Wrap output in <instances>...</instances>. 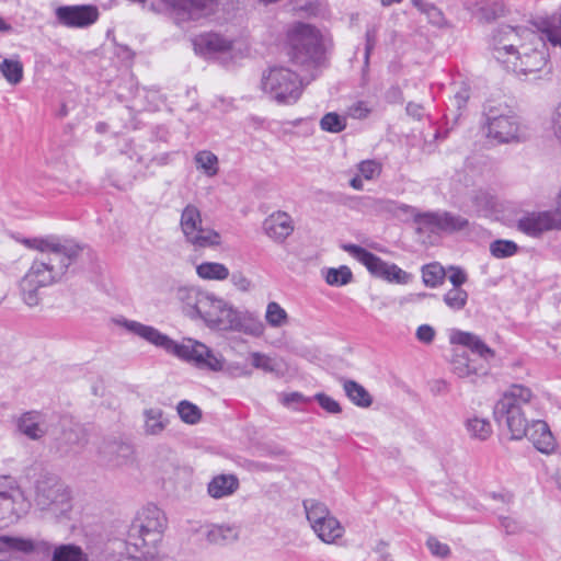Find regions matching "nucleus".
Wrapping results in <instances>:
<instances>
[{
    "label": "nucleus",
    "instance_id": "obj_1",
    "mask_svg": "<svg viewBox=\"0 0 561 561\" xmlns=\"http://www.w3.org/2000/svg\"><path fill=\"white\" fill-rule=\"evenodd\" d=\"M22 243L38 252L20 280L23 301L34 307L39 304V290L61 282L69 267L77 261L82 248L71 240L57 236L23 239Z\"/></svg>",
    "mask_w": 561,
    "mask_h": 561
},
{
    "label": "nucleus",
    "instance_id": "obj_2",
    "mask_svg": "<svg viewBox=\"0 0 561 561\" xmlns=\"http://www.w3.org/2000/svg\"><path fill=\"white\" fill-rule=\"evenodd\" d=\"M533 408L531 390L522 385H513L495 403L494 420L500 426L508 430L512 439H522L527 435V428L531 424L528 413Z\"/></svg>",
    "mask_w": 561,
    "mask_h": 561
},
{
    "label": "nucleus",
    "instance_id": "obj_3",
    "mask_svg": "<svg viewBox=\"0 0 561 561\" xmlns=\"http://www.w3.org/2000/svg\"><path fill=\"white\" fill-rule=\"evenodd\" d=\"M288 55L291 61L305 70L322 66L324 49L321 34L314 26L297 22L287 31Z\"/></svg>",
    "mask_w": 561,
    "mask_h": 561
},
{
    "label": "nucleus",
    "instance_id": "obj_4",
    "mask_svg": "<svg viewBox=\"0 0 561 561\" xmlns=\"http://www.w3.org/2000/svg\"><path fill=\"white\" fill-rule=\"evenodd\" d=\"M164 524V515L157 506L142 508L130 528L127 545L134 547L135 552H139L141 558H152Z\"/></svg>",
    "mask_w": 561,
    "mask_h": 561
},
{
    "label": "nucleus",
    "instance_id": "obj_5",
    "mask_svg": "<svg viewBox=\"0 0 561 561\" xmlns=\"http://www.w3.org/2000/svg\"><path fill=\"white\" fill-rule=\"evenodd\" d=\"M486 136L500 144L529 139L533 128L508 106L489 107L485 112Z\"/></svg>",
    "mask_w": 561,
    "mask_h": 561
},
{
    "label": "nucleus",
    "instance_id": "obj_6",
    "mask_svg": "<svg viewBox=\"0 0 561 561\" xmlns=\"http://www.w3.org/2000/svg\"><path fill=\"white\" fill-rule=\"evenodd\" d=\"M174 295L186 317L202 320L206 327L213 328L224 298L192 285L179 286Z\"/></svg>",
    "mask_w": 561,
    "mask_h": 561
},
{
    "label": "nucleus",
    "instance_id": "obj_7",
    "mask_svg": "<svg viewBox=\"0 0 561 561\" xmlns=\"http://www.w3.org/2000/svg\"><path fill=\"white\" fill-rule=\"evenodd\" d=\"M262 90L278 104H294L302 94V81L289 68L274 66L261 78Z\"/></svg>",
    "mask_w": 561,
    "mask_h": 561
},
{
    "label": "nucleus",
    "instance_id": "obj_8",
    "mask_svg": "<svg viewBox=\"0 0 561 561\" xmlns=\"http://www.w3.org/2000/svg\"><path fill=\"white\" fill-rule=\"evenodd\" d=\"M211 330L239 332L259 339L264 335L266 327L256 312L238 309L224 299Z\"/></svg>",
    "mask_w": 561,
    "mask_h": 561
},
{
    "label": "nucleus",
    "instance_id": "obj_9",
    "mask_svg": "<svg viewBox=\"0 0 561 561\" xmlns=\"http://www.w3.org/2000/svg\"><path fill=\"white\" fill-rule=\"evenodd\" d=\"M35 501L42 511L47 512L56 519L67 517L72 508L70 491L56 479L38 482Z\"/></svg>",
    "mask_w": 561,
    "mask_h": 561
},
{
    "label": "nucleus",
    "instance_id": "obj_10",
    "mask_svg": "<svg viewBox=\"0 0 561 561\" xmlns=\"http://www.w3.org/2000/svg\"><path fill=\"white\" fill-rule=\"evenodd\" d=\"M306 516L312 530L325 543H334L344 535V527L324 503L309 499L304 501Z\"/></svg>",
    "mask_w": 561,
    "mask_h": 561
},
{
    "label": "nucleus",
    "instance_id": "obj_11",
    "mask_svg": "<svg viewBox=\"0 0 561 561\" xmlns=\"http://www.w3.org/2000/svg\"><path fill=\"white\" fill-rule=\"evenodd\" d=\"M344 250L365 265L369 273L376 277L401 285L409 284L412 279L411 274L403 271L394 263H388L359 245L347 244L344 245Z\"/></svg>",
    "mask_w": 561,
    "mask_h": 561
},
{
    "label": "nucleus",
    "instance_id": "obj_12",
    "mask_svg": "<svg viewBox=\"0 0 561 561\" xmlns=\"http://www.w3.org/2000/svg\"><path fill=\"white\" fill-rule=\"evenodd\" d=\"M180 227L185 240L195 248H213L221 242L220 234L203 227L202 215L197 206L188 204L181 214Z\"/></svg>",
    "mask_w": 561,
    "mask_h": 561
},
{
    "label": "nucleus",
    "instance_id": "obj_13",
    "mask_svg": "<svg viewBox=\"0 0 561 561\" xmlns=\"http://www.w3.org/2000/svg\"><path fill=\"white\" fill-rule=\"evenodd\" d=\"M30 506L16 480L0 476V523L20 518L28 512Z\"/></svg>",
    "mask_w": 561,
    "mask_h": 561
},
{
    "label": "nucleus",
    "instance_id": "obj_14",
    "mask_svg": "<svg viewBox=\"0 0 561 561\" xmlns=\"http://www.w3.org/2000/svg\"><path fill=\"white\" fill-rule=\"evenodd\" d=\"M516 228L528 237L539 238L561 228V211L559 208L523 211L516 220Z\"/></svg>",
    "mask_w": 561,
    "mask_h": 561
},
{
    "label": "nucleus",
    "instance_id": "obj_15",
    "mask_svg": "<svg viewBox=\"0 0 561 561\" xmlns=\"http://www.w3.org/2000/svg\"><path fill=\"white\" fill-rule=\"evenodd\" d=\"M401 209L410 211L415 222L432 232H456L467 228L469 225V221L465 217L449 211L419 213L407 205H403Z\"/></svg>",
    "mask_w": 561,
    "mask_h": 561
},
{
    "label": "nucleus",
    "instance_id": "obj_16",
    "mask_svg": "<svg viewBox=\"0 0 561 561\" xmlns=\"http://www.w3.org/2000/svg\"><path fill=\"white\" fill-rule=\"evenodd\" d=\"M178 24L209 19L218 8L217 0H164Z\"/></svg>",
    "mask_w": 561,
    "mask_h": 561
},
{
    "label": "nucleus",
    "instance_id": "obj_17",
    "mask_svg": "<svg viewBox=\"0 0 561 561\" xmlns=\"http://www.w3.org/2000/svg\"><path fill=\"white\" fill-rule=\"evenodd\" d=\"M171 354L211 370H221L224 367L221 356L216 355L205 344L193 339H184L181 343L175 341V347L171 351Z\"/></svg>",
    "mask_w": 561,
    "mask_h": 561
},
{
    "label": "nucleus",
    "instance_id": "obj_18",
    "mask_svg": "<svg viewBox=\"0 0 561 561\" xmlns=\"http://www.w3.org/2000/svg\"><path fill=\"white\" fill-rule=\"evenodd\" d=\"M58 24L68 28H84L94 24L100 16L98 7L92 4L60 5L55 10Z\"/></svg>",
    "mask_w": 561,
    "mask_h": 561
},
{
    "label": "nucleus",
    "instance_id": "obj_19",
    "mask_svg": "<svg viewBox=\"0 0 561 561\" xmlns=\"http://www.w3.org/2000/svg\"><path fill=\"white\" fill-rule=\"evenodd\" d=\"M116 323L148 343L164 350L169 354H171V351L175 347L174 340L151 325L125 318L116 320Z\"/></svg>",
    "mask_w": 561,
    "mask_h": 561
},
{
    "label": "nucleus",
    "instance_id": "obj_20",
    "mask_svg": "<svg viewBox=\"0 0 561 561\" xmlns=\"http://www.w3.org/2000/svg\"><path fill=\"white\" fill-rule=\"evenodd\" d=\"M99 454L103 462L111 467H122L134 460V448L130 444L107 439L99 447Z\"/></svg>",
    "mask_w": 561,
    "mask_h": 561
},
{
    "label": "nucleus",
    "instance_id": "obj_21",
    "mask_svg": "<svg viewBox=\"0 0 561 561\" xmlns=\"http://www.w3.org/2000/svg\"><path fill=\"white\" fill-rule=\"evenodd\" d=\"M55 445L57 450L62 455L77 451L83 440L82 430L79 425L68 420H64L60 430L54 433Z\"/></svg>",
    "mask_w": 561,
    "mask_h": 561
},
{
    "label": "nucleus",
    "instance_id": "obj_22",
    "mask_svg": "<svg viewBox=\"0 0 561 561\" xmlns=\"http://www.w3.org/2000/svg\"><path fill=\"white\" fill-rule=\"evenodd\" d=\"M234 42L218 33H206L194 39L195 50L205 55H225L233 50Z\"/></svg>",
    "mask_w": 561,
    "mask_h": 561
},
{
    "label": "nucleus",
    "instance_id": "obj_23",
    "mask_svg": "<svg viewBox=\"0 0 561 561\" xmlns=\"http://www.w3.org/2000/svg\"><path fill=\"white\" fill-rule=\"evenodd\" d=\"M293 218L285 211H275L265 218L263 230L275 242H284L294 231Z\"/></svg>",
    "mask_w": 561,
    "mask_h": 561
},
{
    "label": "nucleus",
    "instance_id": "obj_24",
    "mask_svg": "<svg viewBox=\"0 0 561 561\" xmlns=\"http://www.w3.org/2000/svg\"><path fill=\"white\" fill-rule=\"evenodd\" d=\"M448 339L451 344L465 346L472 353L478 354L484 360L494 357V351L490 348L482 341V339L474 333L453 329L449 331Z\"/></svg>",
    "mask_w": 561,
    "mask_h": 561
},
{
    "label": "nucleus",
    "instance_id": "obj_25",
    "mask_svg": "<svg viewBox=\"0 0 561 561\" xmlns=\"http://www.w3.org/2000/svg\"><path fill=\"white\" fill-rule=\"evenodd\" d=\"M528 439L534 444L535 448L543 454H550L556 448L554 437L548 424L541 420L533 421L527 428Z\"/></svg>",
    "mask_w": 561,
    "mask_h": 561
},
{
    "label": "nucleus",
    "instance_id": "obj_26",
    "mask_svg": "<svg viewBox=\"0 0 561 561\" xmlns=\"http://www.w3.org/2000/svg\"><path fill=\"white\" fill-rule=\"evenodd\" d=\"M238 489L239 480L234 474H218L207 485L209 496L216 500L228 497Z\"/></svg>",
    "mask_w": 561,
    "mask_h": 561
},
{
    "label": "nucleus",
    "instance_id": "obj_27",
    "mask_svg": "<svg viewBox=\"0 0 561 561\" xmlns=\"http://www.w3.org/2000/svg\"><path fill=\"white\" fill-rule=\"evenodd\" d=\"M144 433L148 436H159L169 425V419L160 408H148L142 412Z\"/></svg>",
    "mask_w": 561,
    "mask_h": 561
},
{
    "label": "nucleus",
    "instance_id": "obj_28",
    "mask_svg": "<svg viewBox=\"0 0 561 561\" xmlns=\"http://www.w3.org/2000/svg\"><path fill=\"white\" fill-rule=\"evenodd\" d=\"M18 428L31 439H39L48 431L42 415L35 412L24 413L18 420Z\"/></svg>",
    "mask_w": 561,
    "mask_h": 561
},
{
    "label": "nucleus",
    "instance_id": "obj_29",
    "mask_svg": "<svg viewBox=\"0 0 561 561\" xmlns=\"http://www.w3.org/2000/svg\"><path fill=\"white\" fill-rule=\"evenodd\" d=\"M453 373L459 378H470L483 373L484 367L470 359L466 352L455 351L450 360Z\"/></svg>",
    "mask_w": 561,
    "mask_h": 561
},
{
    "label": "nucleus",
    "instance_id": "obj_30",
    "mask_svg": "<svg viewBox=\"0 0 561 561\" xmlns=\"http://www.w3.org/2000/svg\"><path fill=\"white\" fill-rule=\"evenodd\" d=\"M203 535L210 543L225 545L238 539L239 528L234 525L213 524L204 528Z\"/></svg>",
    "mask_w": 561,
    "mask_h": 561
},
{
    "label": "nucleus",
    "instance_id": "obj_31",
    "mask_svg": "<svg viewBox=\"0 0 561 561\" xmlns=\"http://www.w3.org/2000/svg\"><path fill=\"white\" fill-rule=\"evenodd\" d=\"M196 274L204 280L222 282L230 276L229 268L219 262H202L196 265Z\"/></svg>",
    "mask_w": 561,
    "mask_h": 561
},
{
    "label": "nucleus",
    "instance_id": "obj_32",
    "mask_svg": "<svg viewBox=\"0 0 561 561\" xmlns=\"http://www.w3.org/2000/svg\"><path fill=\"white\" fill-rule=\"evenodd\" d=\"M343 389L346 397L359 408H368L373 403L370 393L354 380H343Z\"/></svg>",
    "mask_w": 561,
    "mask_h": 561
},
{
    "label": "nucleus",
    "instance_id": "obj_33",
    "mask_svg": "<svg viewBox=\"0 0 561 561\" xmlns=\"http://www.w3.org/2000/svg\"><path fill=\"white\" fill-rule=\"evenodd\" d=\"M250 358L252 366L256 369L276 375L283 374V360L280 358L271 357L261 352H252Z\"/></svg>",
    "mask_w": 561,
    "mask_h": 561
},
{
    "label": "nucleus",
    "instance_id": "obj_34",
    "mask_svg": "<svg viewBox=\"0 0 561 561\" xmlns=\"http://www.w3.org/2000/svg\"><path fill=\"white\" fill-rule=\"evenodd\" d=\"M50 561H89V558L79 546L68 543L55 547Z\"/></svg>",
    "mask_w": 561,
    "mask_h": 561
},
{
    "label": "nucleus",
    "instance_id": "obj_35",
    "mask_svg": "<svg viewBox=\"0 0 561 561\" xmlns=\"http://www.w3.org/2000/svg\"><path fill=\"white\" fill-rule=\"evenodd\" d=\"M265 321L273 329H279L288 324L287 311L276 301H270L265 310Z\"/></svg>",
    "mask_w": 561,
    "mask_h": 561
},
{
    "label": "nucleus",
    "instance_id": "obj_36",
    "mask_svg": "<svg viewBox=\"0 0 561 561\" xmlns=\"http://www.w3.org/2000/svg\"><path fill=\"white\" fill-rule=\"evenodd\" d=\"M414 8L424 14L428 22L435 26L442 27L446 24V19L440 9L426 0H411Z\"/></svg>",
    "mask_w": 561,
    "mask_h": 561
},
{
    "label": "nucleus",
    "instance_id": "obj_37",
    "mask_svg": "<svg viewBox=\"0 0 561 561\" xmlns=\"http://www.w3.org/2000/svg\"><path fill=\"white\" fill-rule=\"evenodd\" d=\"M466 428H467V432L469 433L470 437L479 439V440H485L492 434V426H491L490 422L485 419H480V417L469 419L466 423Z\"/></svg>",
    "mask_w": 561,
    "mask_h": 561
},
{
    "label": "nucleus",
    "instance_id": "obj_38",
    "mask_svg": "<svg viewBox=\"0 0 561 561\" xmlns=\"http://www.w3.org/2000/svg\"><path fill=\"white\" fill-rule=\"evenodd\" d=\"M445 270L437 263H432L423 266L422 279L425 286L435 288L440 285L445 278Z\"/></svg>",
    "mask_w": 561,
    "mask_h": 561
},
{
    "label": "nucleus",
    "instance_id": "obj_39",
    "mask_svg": "<svg viewBox=\"0 0 561 561\" xmlns=\"http://www.w3.org/2000/svg\"><path fill=\"white\" fill-rule=\"evenodd\" d=\"M325 282L330 286H344L352 282L353 274L347 266H340L337 268H328L324 274Z\"/></svg>",
    "mask_w": 561,
    "mask_h": 561
},
{
    "label": "nucleus",
    "instance_id": "obj_40",
    "mask_svg": "<svg viewBox=\"0 0 561 561\" xmlns=\"http://www.w3.org/2000/svg\"><path fill=\"white\" fill-rule=\"evenodd\" d=\"M195 162L198 169H202L208 176H214L218 172V158L208 150L199 151L195 154Z\"/></svg>",
    "mask_w": 561,
    "mask_h": 561
},
{
    "label": "nucleus",
    "instance_id": "obj_41",
    "mask_svg": "<svg viewBox=\"0 0 561 561\" xmlns=\"http://www.w3.org/2000/svg\"><path fill=\"white\" fill-rule=\"evenodd\" d=\"M0 72L12 84H16L22 80L23 66L18 59L3 58L1 61Z\"/></svg>",
    "mask_w": 561,
    "mask_h": 561
},
{
    "label": "nucleus",
    "instance_id": "obj_42",
    "mask_svg": "<svg viewBox=\"0 0 561 561\" xmlns=\"http://www.w3.org/2000/svg\"><path fill=\"white\" fill-rule=\"evenodd\" d=\"M0 543L2 548L24 553H30L35 549L33 540L23 537L3 536L0 537Z\"/></svg>",
    "mask_w": 561,
    "mask_h": 561
},
{
    "label": "nucleus",
    "instance_id": "obj_43",
    "mask_svg": "<svg viewBox=\"0 0 561 561\" xmlns=\"http://www.w3.org/2000/svg\"><path fill=\"white\" fill-rule=\"evenodd\" d=\"M180 419L186 424H196L202 419L201 409L186 400L180 401L176 407Z\"/></svg>",
    "mask_w": 561,
    "mask_h": 561
},
{
    "label": "nucleus",
    "instance_id": "obj_44",
    "mask_svg": "<svg viewBox=\"0 0 561 561\" xmlns=\"http://www.w3.org/2000/svg\"><path fill=\"white\" fill-rule=\"evenodd\" d=\"M518 247L511 240H495L490 244V252L496 259L513 256L517 253Z\"/></svg>",
    "mask_w": 561,
    "mask_h": 561
},
{
    "label": "nucleus",
    "instance_id": "obj_45",
    "mask_svg": "<svg viewBox=\"0 0 561 561\" xmlns=\"http://www.w3.org/2000/svg\"><path fill=\"white\" fill-rule=\"evenodd\" d=\"M479 11L486 20H493L502 16L505 12V5L501 0H480Z\"/></svg>",
    "mask_w": 561,
    "mask_h": 561
},
{
    "label": "nucleus",
    "instance_id": "obj_46",
    "mask_svg": "<svg viewBox=\"0 0 561 561\" xmlns=\"http://www.w3.org/2000/svg\"><path fill=\"white\" fill-rule=\"evenodd\" d=\"M468 300V294L465 289L453 287L444 295V302L453 310H461Z\"/></svg>",
    "mask_w": 561,
    "mask_h": 561
},
{
    "label": "nucleus",
    "instance_id": "obj_47",
    "mask_svg": "<svg viewBox=\"0 0 561 561\" xmlns=\"http://www.w3.org/2000/svg\"><path fill=\"white\" fill-rule=\"evenodd\" d=\"M472 202L480 213H489L496 206V199L493 194L488 191L479 190L472 197Z\"/></svg>",
    "mask_w": 561,
    "mask_h": 561
},
{
    "label": "nucleus",
    "instance_id": "obj_48",
    "mask_svg": "<svg viewBox=\"0 0 561 561\" xmlns=\"http://www.w3.org/2000/svg\"><path fill=\"white\" fill-rule=\"evenodd\" d=\"M320 127L325 131L340 133L346 127V122L339 114L331 112L321 118Z\"/></svg>",
    "mask_w": 561,
    "mask_h": 561
},
{
    "label": "nucleus",
    "instance_id": "obj_49",
    "mask_svg": "<svg viewBox=\"0 0 561 561\" xmlns=\"http://www.w3.org/2000/svg\"><path fill=\"white\" fill-rule=\"evenodd\" d=\"M358 173L364 180H374L381 173V164L376 160H365L358 164Z\"/></svg>",
    "mask_w": 561,
    "mask_h": 561
},
{
    "label": "nucleus",
    "instance_id": "obj_50",
    "mask_svg": "<svg viewBox=\"0 0 561 561\" xmlns=\"http://www.w3.org/2000/svg\"><path fill=\"white\" fill-rule=\"evenodd\" d=\"M549 124L554 141L561 147V101L552 110Z\"/></svg>",
    "mask_w": 561,
    "mask_h": 561
},
{
    "label": "nucleus",
    "instance_id": "obj_51",
    "mask_svg": "<svg viewBox=\"0 0 561 561\" xmlns=\"http://www.w3.org/2000/svg\"><path fill=\"white\" fill-rule=\"evenodd\" d=\"M426 547L431 554L436 558L445 559L450 554V548L447 543L439 541L436 537L430 536L426 540Z\"/></svg>",
    "mask_w": 561,
    "mask_h": 561
},
{
    "label": "nucleus",
    "instance_id": "obj_52",
    "mask_svg": "<svg viewBox=\"0 0 561 561\" xmlns=\"http://www.w3.org/2000/svg\"><path fill=\"white\" fill-rule=\"evenodd\" d=\"M230 282L241 293H248L253 288L252 280L242 272H234L230 276Z\"/></svg>",
    "mask_w": 561,
    "mask_h": 561
},
{
    "label": "nucleus",
    "instance_id": "obj_53",
    "mask_svg": "<svg viewBox=\"0 0 561 561\" xmlns=\"http://www.w3.org/2000/svg\"><path fill=\"white\" fill-rule=\"evenodd\" d=\"M314 399L319 403V405L325 410L329 413H340L341 407L337 401H335L333 398L324 394V393H317L314 396Z\"/></svg>",
    "mask_w": 561,
    "mask_h": 561
},
{
    "label": "nucleus",
    "instance_id": "obj_54",
    "mask_svg": "<svg viewBox=\"0 0 561 561\" xmlns=\"http://www.w3.org/2000/svg\"><path fill=\"white\" fill-rule=\"evenodd\" d=\"M415 336L419 342L424 343V344H431L436 336V331L430 324H421L416 329Z\"/></svg>",
    "mask_w": 561,
    "mask_h": 561
},
{
    "label": "nucleus",
    "instance_id": "obj_55",
    "mask_svg": "<svg viewBox=\"0 0 561 561\" xmlns=\"http://www.w3.org/2000/svg\"><path fill=\"white\" fill-rule=\"evenodd\" d=\"M448 279L454 287L461 288L460 286L467 282V275L459 267H450Z\"/></svg>",
    "mask_w": 561,
    "mask_h": 561
},
{
    "label": "nucleus",
    "instance_id": "obj_56",
    "mask_svg": "<svg viewBox=\"0 0 561 561\" xmlns=\"http://www.w3.org/2000/svg\"><path fill=\"white\" fill-rule=\"evenodd\" d=\"M375 44H376V32L374 30H368L366 32V48H365L366 61L368 60L369 55L375 47Z\"/></svg>",
    "mask_w": 561,
    "mask_h": 561
},
{
    "label": "nucleus",
    "instance_id": "obj_57",
    "mask_svg": "<svg viewBox=\"0 0 561 561\" xmlns=\"http://www.w3.org/2000/svg\"><path fill=\"white\" fill-rule=\"evenodd\" d=\"M369 110L367 108V106L359 102L355 105H353L350 110V113L351 115L354 117V118H365L368 114Z\"/></svg>",
    "mask_w": 561,
    "mask_h": 561
},
{
    "label": "nucleus",
    "instance_id": "obj_58",
    "mask_svg": "<svg viewBox=\"0 0 561 561\" xmlns=\"http://www.w3.org/2000/svg\"><path fill=\"white\" fill-rule=\"evenodd\" d=\"M501 526L507 534H514L518 530V523L512 517H502Z\"/></svg>",
    "mask_w": 561,
    "mask_h": 561
},
{
    "label": "nucleus",
    "instance_id": "obj_59",
    "mask_svg": "<svg viewBox=\"0 0 561 561\" xmlns=\"http://www.w3.org/2000/svg\"><path fill=\"white\" fill-rule=\"evenodd\" d=\"M309 400L306 399L301 393L299 392H291L284 396L283 403L285 405H290L291 403H306Z\"/></svg>",
    "mask_w": 561,
    "mask_h": 561
},
{
    "label": "nucleus",
    "instance_id": "obj_60",
    "mask_svg": "<svg viewBox=\"0 0 561 561\" xmlns=\"http://www.w3.org/2000/svg\"><path fill=\"white\" fill-rule=\"evenodd\" d=\"M469 99V92L466 88L460 89L458 92H456L454 100L458 108H461L466 105L467 101Z\"/></svg>",
    "mask_w": 561,
    "mask_h": 561
},
{
    "label": "nucleus",
    "instance_id": "obj_61",
    "mask_svg": "<svg viewBox=\"0 0 561 561\" xmlns=\"http://www.w3.org/2000/svg\"><path fill=\"white\" fill-rule=\"evenodd\" d=\"M407 113L410 116L420 119L423 116V107L416 103H409L407 105Z\"/></svg>",
    "mask_w": 561,
    "mask_h": 561
},
{
    "label": "nucleus",
    "instance_id": "obj_62",
    "mask_svg": "<svg viewBox=\"0 0 561 561\" xmlns=\"http://www.w3.org/2000/svg\"><path fill=\"white\" fill-rule=\"evenodd\" d=\"M350 184L355 190H363V178L358 174L351 180Z\"/></svg>",
    "mask_w": 561,
    "mask_h": 561
},
{
    "label": "nucleus",
    "instance_id": "obj_63",
    "mask_svg": "<svg viewBox=\"0 0 561 561\" xmlns=\"http://www.w3.org/2000/svg\"><path fill=\"white\" fill-rule=\"evenodd\" d=\"M380 5L383 8H389L392 5L401 4L404 0H378Z\"/></svg>",
    "mask_w": 561,
    "mask_h": 561
},
{
    "label": "nucleus",
    "instance_id": "obj_64",
    "mask_svg": "<svg viewBox=\"0 0 561 561\" xmlns=\"http://www.w3.org/2000/svg\"><path fill=\"white\" fill-rule=\"evenodd\" d=\"M11 28V26L5 22L3 21L2 19H0V31H9Z\"/></svg>",
    "mask_w": 561,
    "mask_h": 561
}]
</instances>
